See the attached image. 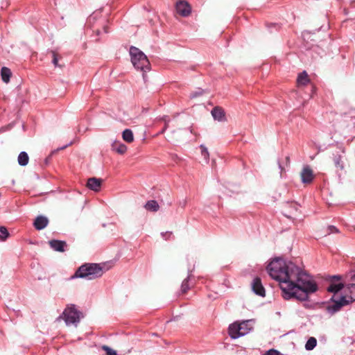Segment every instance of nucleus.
Here are the masks:
<instances>
[{"instance_id":"obj_30","label":"nucleus","mask_w":355,"mask_h":355,"mask_svg":"<svg viewBox=\"0 0 355 355\" xmlns=\"http://www.w3.org/2000/svg\"><path fill=\"white\" fill-rule=\"evenodd\" d=\"M167 127H168V125H167V123H166L165 127H164V128L162 130V132H164L166 130V129L167 128Z\"/></svg>"},{"instance_id":"obj_3","label":"nucleus","mask_w":355,"mask_h":355,"mask_svg":"<svg viewBox=\"0 0 355 355\" xmlns=\"http://www.w3.org/2000/svg\"><path fill=\"white\" fill-rule=\"evenodd\" d=\"M130 54L131 62L137 69L144 72L150 70V65L148 58L138 48L132 46L130 49Z\"/></svg>"},{"instance_id":"obj_31","label":"nucleus","mask_w":355,"mask_h":355,"mask_svg":"<svg viewBox=\"0 0 355 355\" xmlns=\"http://www.w3.org/2000/svg\"><path fill=\"white\" fill-rule=\"evenodd\" d=\"M331 228L334 230V232H338V230L336 227H332Z\"/></svg>"},{"instance_id":"obj_16","label":"nucleus","mask_w":355,"mask_h":355,"mask_svg":"<svg viewBox=\"0 0 355 355\" xmlns=\"http://www.w3.org/2000/svg\"><path fill=\"white\" fill-rule=\"evenodd\" d=\"M288 206H289V209L285 210V214L288 218H291L299 210L300 205H298L297 203H295V202H293V203L288 205Z\"/></svg>"},{"instance_id":"obj_23","label":"nucleus","mask_w":355,"mask_h":355,"mask_svg":"<svg viewBox=\"0 0 355 355\" xmlns=\"http://www.w3.org/2000/svg\"><path fill=\"white\" fill-rule=\"evenodd\" d=\"M200 148L201 150V155L203 157L205 162L208 163L209 159V153L207 148L204 145H200Z\"/></svg>"},{"instance_id":"obj_8","label":"nucleus","mask_w":355,"mask_h":355,"mask_svg":"<svg viewBox=\"0 0 355 355\" xmlns=\"http://www.w3.org/2000/svg\"><path fill=\"white\" fill-rule=\"evenodd\" d=\"M301 178L303 183H310L313 179V171L309 166H305L301 173Z\"/></svg>"},{"instance_id":"obj_10","label":"nucleus","mask_w":355,"mask_h":355,"mask_svg":"<svg viewBox=\"0 0 355 355\" xmlns=\"http://www.w3.org/2000/svg\"><path fill=\"white\" fill-rule=\"evenodd\" d=\"M87 187L94 191H98L101 187V180L96 178H89L87 183Z\"/></svg>"},{"instance_id":"obj_22","label":"nucleus","mask_w":355,"mask_h":355,"mask_svg":"<svg viewBox=\"0 0 355 355\" xmlns=\"http://www.w3.org/2000/svg\"><path fill=\"white\" fill-rule=\"evenodd\" d=\"M343 158V157L340 155H336L334 158V162L335 166L340 169L344 168Z\"/></svg>"},{"instance_id":"obj_24","label":"nucleus","mask_w":355,"mask_h":355,"mask_svg":"<svg viewBox=\"0 0 355 355\" xmlns=\"http://www.w3.org/2000/svg\"><path fill=\"white\" fill-rule=\"evenodd\" d=\"M9 236L7 229L4 227H0V239L5 241Z\"/></svg>"},{"instance_id":"obj_19","label":"nucleus","mask_w":355,"mask_h":355,"mask_svg":"<svg viewBox=\"0 0 355 355\" xmlns=\"http://www.w3.org/2000/svg\"><path fill=\"white\" fill-rule=\"evenodd\" d=\"M28 155L26 152H21L18 156V163L21 166H26L28 163Z\"/></svg>"},{"instance_id":"obj_21","label":"nucleus","mask_w":355,"mask_h":355,"mask_svg":"<svg viewBox=\"0 0 355 355\" xmlns=\"http://www.w3.org/2000/svg\"><path fill=\"white\" fill-rule=\"evenodd\" d=\"M316 345L317 340L314 337H311L305 345V349L309 351L312 350L315 347Z\"/></svg>"},{"instance_id":"obj_17","label":"nucleus","mask_w":355,"mask_h":355,"mask_svg":"<svg viewBox=\"0 0 355 355\" xmlns=\"http://www.w3.org/2000/svg\"><path fill=\"white\" fill-rule=\"evenodd\" d=\"M145 208L150 211H157L159 206L157 201L155 200H149L145 205Z\"/></svg>"},{"instance_id":"obj_32","label":"nucleus","mask_w":355,"mask_h":355,"mask_svg":"<svg viewBox=\"0 0 355 355\" xmlns=\"http://www.w3.org/2000/svg\"><path fill=\"white\" fill-rule=\"evenodd\" d=\"M67 146V145L63 146V147H61L60 148H59L58 150H63Z\"/></svg>"},{"instance_id":"obj_1","label":"nucleus","mask_w":355,"mask_h":355,"mask_svg":"<svg viewBox=\"0 0 355 355\" xmlns=\"http://www.w3.org/2000/svg\"><path fill=\"white\" fill-rule=\"evenodd\" d=\"M269 275L279 282L283 297L306 301L318 291L314 279L303 268L282 258L272 260L267 266Z\"/></svg>"},{"instance_id":"obj_12","label":"nucleus","mask_w":355,"mask_h":355,"mask_svg":"<svg viewBox=\"0 0 355 355\" xmlns=\"http://www.w3.org/2000/svg\"><path fill=\"white\" fill-rule=\"evenodd\" d=\"M50 246L55 251L63 252L66 245L65 242L57 240L49 241Z\"/></svg>"},{"instance_id":"obj_29","label":"nucleus","mask_w":355,"mask_h":355,"mask_svg":"<svg viewBox=\"0 0 355 355\" xmlns=\"http://www.w3.org/2000/svg\"><path fill=\"white\" fill-rule=\"evenodd\" d=\"M182 291L184 292L186 291V290L187 289V281L184 280L182 283Z\"/></svg>"},{"instance_id":"obj_2","label":"nucleus","mask_w":355,"mask_h":355,"mask_svg":"<svg viewBox=\"0 0 355 355\" xmlns=\"http://www.w3.org/2000/svg\"><path fill=\"white\" fill-rule=\"evenodd\" d=\"M327 290L329 292L334 293L332 297L333 304L328 306L329 311L336 312L342 306L355 300V284L344 285L340 282L339 276H334L332 278Z\"/></svg>"},{"instance_id":"obj_27","label":"nucleus","mask_w":355,"mask_h":355,"mask_svg":"<svg viewBox=\"0 0 355 355\" xmlns=\"http://www.w3.org/2000/svg\"><path fill=\"white\" fill-rule=\"evenodd\" d=\"M264 355H279V352L275 349H270Z\"/></svg>"},{"instance_id":"obj_5","label":"nucleus","mask_w":355,"mask_h":355,"mask_svg":"<svg viewBox=\"0 0 355 355\" xmlns=\"http://www.w3.org/2000/svg\"><path fill=\"white\" fill-rule=\"evenodd\" d=\"M251 321L246 320L242 322H234L229 327V334L232 338H238L248 334L252 329L250 324Z\"/></svg>"},{"instance_id":"obj_20","label":"nucleus","mask_w":355,"mask_h":355,"mask_svg":"<svg viewBox=\"0 0 355 355\" xmlns=\"http://www.w3.org/2000/svg\"><path fill=\"white\" fill-rule=\"evenodd\" d=\"M123 139L128 143H131L134 140V136L132 130L126 129L123 132L122 134Z\"/></svg>"},{"instance_id":"obj_14","label":"nucleus","mask_w":355,"mask_h":355,"mask_svg":"<svg viewBox=\"0 0 355 355\" xmlns=\"http://www.w3.org/2000/svg\"><path fill=\"white\" fill-rule=\"evenodd\" d=\"M211 115L214 119L222 121L225 119V112L220 107H215L211 111Z\"/></svg>"},{"instance_id":"obj_26","label":"nucleus","mask_w":355,"mask_h":355,"mask_svg":"<svg viewBox=\"0 0 355 355\" xmlns=\"http://www.w3.org/2000/svg\"><path fill=\"white\" fill-rule=\"evenodd\" d=\"M202 93H203L202 90V89H198L197 91H196V92H192V93L191 94V96H191V98H196V97H197V96H198L202 95Z\"/></svg>"},{"instance_id":"obj_13","label":"nucleus","mask_w":355,"mask_h":355,"mask_svg":"<svg viewBox=\"0 0 355 355\" xmlns=\"http://www.w3.org/2000/svg\"><path fill=\"white\" fill-rule=\"evenodd\" d=\"M112 148L114 151L121 155L124 154L127 150V146L119 141L113 142L112 144Z\"/></svg>"},{"instance_id":"obj_25","label":"nucleus","mask_w":355,"mask_h":355,"mask_svg":"<svg viewBox=\"0 0 355 355\" xmlns=\"http://www.w3.org/2000/svg\"><path fill=\"white\" fill-rule=\"evenodd\" d=\"M102 349L106 352L107 355H117L116 352L110 347L103 345Z\"/></svg>"},{"instance_id":"obj_9","label":"nucleus","mask_w":355,"mask_h":355,"mask_svg":"<svg viewBox=\"0 0 355 355\" xmlns=\"http://www.w3.org/2000/svg\"><path fill=\"white\" fill-rule=\"evenodd\" d=\"M252 290L256 294L260 296L263 297L265 295V289L261 283L260 279L259 278H255L253 280Z\"/></svg>"},{"instance_id":"obj_6","label":"nucleus","mask_w":355,"mask_h":355,"mask_svg":"<svg viewBox=\"0 0 355 355\" xmlns=\"http://www.w3.org/2000/svg\"><path fill=\"white\" fill-rule=\"evenodd\" d=\"M80 312L74 306H69L64 309L61 318L64 320L67 325L74 324L76 326L80 321Z\"/></svg>"},{"instance_id":"obj_4","label":"nucleus","mask_w":355,"mask_h":355,"mask_svg":"<svg viewBox=\"0 0 355 355\" xmlns=\"http://www.w3.org/2000/svg\"><path fill=\"white\" fill-rule=\"evenodd\" d=\"M103 273V269L98 264L92 263L80 266L76 272L74 277L93 279L101 277Z\"/></svg>"},{"instance_id":"obj_15","label":"nucleus","mask_w":355,"mask_h":355,"mask_svg":"<svg viewBox=\"0 0 355 355\" xmlns=\"http://www.w3.org/2000/svg\"><path fill=\"white\" fill-rule=\"evenodd\" d=\"M309 78L306 71H303L298 75L297 78V84L298 86L306 85L309 83Z\"/></svg>"},{"instance_id":"obj_11","label":"nucleus","mask_w":355,"mask_h":355,"mask_svg":"<svg viewBox=\"0 0 355 355\" xmlns=\"http://www.w3.org/2000/svg\"><path fill=\"white\" fill-rule=\"evenodd\" d=\"M48 223V218L41 216L36 218L34 222V226L37 230H40L45 228L47 226Z\"/></svg>"},{"instance_id":"obj_7","label":"nucleus","mask_w":355,"mask_h":355,"mask_svg":"<svg viewBox=\"0 0 355 355\" xmlns=\"http://www.w3.org/2000/svg\"><path fill=\"white\" fill-rule=\"evenodd\" d=\"M176 10L180 15L187 17L191 13V7L187 2L180 1L176 3Z\"/></svg>"},{"instance_id":"obj_28","label":"nucleus","mask_w":355,"mask_h":355,"mask_svg":"<svg viewBox=\"0 0 355 355\" xmlns=\"http://www.w3.org/2000/svg\"><path fill=\"white\" fill-rule=\"evenodd\" d=\"M53 63L55 67H57L58 65V60L55 53H53Z\"/></svg>"},{"instance_id":"obj_18","label":"nucleus","mask_w":355,"mask_h":355,"mask_svg":"<svg viewBox=\"0 0 355 355\" xmlns=\"http://www.w3.org/2000/svg\"><path fill=\"white\" fill-rule=\"evenodd\" d=\"M1 78L3 82L8 83L10 81V78L11 76V71L7 67H3L1 71Z\"/></svg>"}]
</instances>
